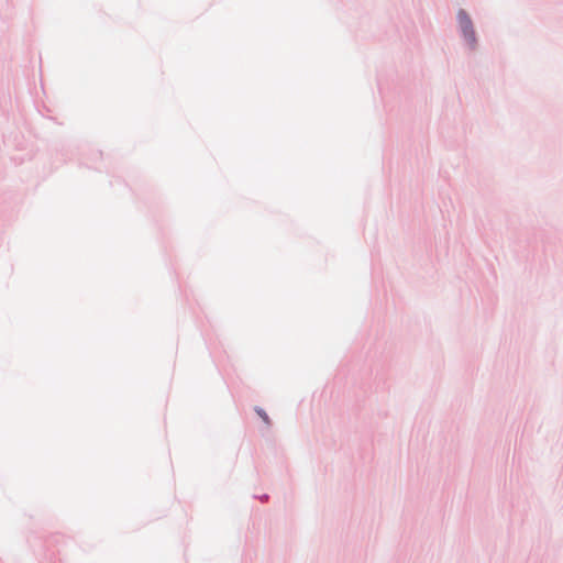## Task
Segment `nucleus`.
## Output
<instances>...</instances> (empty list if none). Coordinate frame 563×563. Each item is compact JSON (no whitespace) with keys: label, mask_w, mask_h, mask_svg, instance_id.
<instances>
[{"label":"nucleus","mask_w":563,"mask_h":563,"mask_svg":"<svg viewBox=\"0 0 563 563\" xmlns=\"http://www.w3.org/2000/svg\"><path fill=\"white\" fill-rule=\"evenodd\" d=\"M457 18L465 40L468 42L471 46H474L476 38L470 16L464 11H460Z\"/></svg>","instance_id":"1"},{"label":"nucleus","mask_w":563,"mask_h":563,"mask_svg":"<svg viewBox=\"0 0 563 563\" xmlns=\"http://www.w3.org/2000/svg\"><path fill=\"white\" fill-rule=\"evenodd\" d=\"M257 413H258V416H260V417H261V418H262L266 423H268V422H269V421H268V417H267V415H266L263 410L258 409V410H257Z\"/></svg>","instance_id":"2"}]
</instances>
